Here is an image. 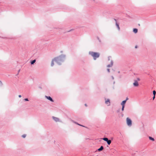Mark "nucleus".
Listing matches in <instances>:
<instances>
[{
  "mask_svg": "<svg viewBox=\"0 0 156 156\" xmlns=\"http://www.w3.org/2000/svg\"><path fill=\"white\" fill-rule=\"evenodd\" d=\"M45 97L48 100L50 101H51L53 102H54V100L52 99V98L50 96H45Z\"/></svg>",
  "mask_w": 156,
  "mask_h": 156,
  "instance_id": "0eeeda50",
  "label": "nucleus"
},
{
  "mask_svg": "<svg viewBox=\"0 0 156 156\" xmlns=\"http://www.w3.org/2000/svg\"><path fill=\"white\" fill-rule=\"evenodd\" d=\"M24 101H29V100L27 98H25L24 99Z\"/></svg>",
  "mask_w": 156,
  "mask_h": 156,
  "instance_id": "5701e85b",
  "label": "nucleus"
},
{
  "mask_svg": "<svg viewBox=\"0 0 156 156\" xmlns=\"http://www.w3.org/2000/svg\"><path fill=\"white\" fill-rule=\"evenodd\" d=\"M124 108H125V106H122V111H123L124 110Z\"/></svg>",
  "mask_w": 156,
  "mask_h": 156,
  "instance_id": "412c9836",
  "label": "nucleus"
},
{
  "mask_svg": "<svg viewBox=\"0 0 156 156\" xmlns=\"http://www.w3.org/2000/svg\"><path fill=\"white\" fill-rule=\"evenodd\" d=\"M97 39H98V41H99V42L100 43H101V40L100 39V38H99L98 37H97Z\"/></svg>",
  "mask_w": 156,
  "mask_h": 156,
  "instance_id": "6ab92c4d",
  "label": "nucleus"
},
{
  "mask_svg": "<svg viewBox=\"0 0 156 156\" xmlns=\"http://www.w3.org/2000/svg\"><path fill=\"white\" fill-rule=\"evenodd\" d=\"M73 30V29H72V30H71L68 31L67 32H70V31H71V30Z\"/></svg>",
  "mask_w": 156,
  "mask_h": 156,
  "instance_id": "2f4dec72",
  "label": "nucleus"
},
{
  "mask_svg": "<svg viewBox=\"0 0 156 156\" xmlns=\"http://www.w3.org/2000/svg\"><path fill=\"white\" fill-rule=\"evenodd\" d=\"M36 60L34 59V60H32L31 61L30 63L31 65H33L34 63L35 62Z\"/></svg>",
  "mask_w": 156,
  "mask_h": 156,
  "instance_id": "dca6fc26",
  "label": "nucleus"
},
{
  "mask_svg": "<svg viewBox=\"0 0 156 156\" xmlns=\"http://www.w3.org/2000/svg\"><path fill=\"white\" fill-rule=\"evenodd\" d=\"M105 104L108 105V106H109L110 105V100L109 99H108L106 100V99H105Z\"/></svg>",
  "mask_w": 156,
  "mask_h": 156,
  "instance_id": "423d86ee",
  "label": "nucleus"
},
{
  "mask_svg": "<svg viewBox=\"0 0 156 156\" xmlns=\"http://www.w3.org/2000/svg\"><path fill=\"white\" fill-rule=\"evenodd\" d=\"M118 73H120V72H119H119H118Z\"/></svg>",
  "mask_w": 156,
  "mask_h": 156,
  "instance_id": "e433bc0d",
  "label": "nucleus"
},
{
  "mask_svg": "<svg viewBox=\"0 0 156 156\" xmlns=\"http://www.w3.org/2000/svg\"><path fill=\"white\" fill-rule=\"evenodd\" d=\"M102 139L106 142L109 145L111 143V140H108V139L107 137L103 138H102Z\"/></svg>",
  "mask_w": 156,
  "mask_h": 156,
  "instance_id": "7ed1b4c3",
  "label": "nucleus"
},
{
  "mask_svg": "<svg viewBox=\"0 0 156 156\" xmlns=\"http://www.w3.org/2000/svg\"><path fill=\"white\" fill-rule=\"evenodd\" d=\"M148 138L149 140H151L152 141H154V138L152 137L149 136Z\"/></svg>",
  "mask_w": 156,
  "mask_h": 156,
  "instance_id": "2eb2a0df",
  "label": "nucleus"
},
{
  "mask_svg": "<svg viewBox=\"0 0 156 156\" xmlns=\"http://www.w3.org/2000/svg\"><path fill=\"white\" fill-rule=\"evenodd\" d=\"M115 25L117 28V29L119 31L120 30V28L119 26V24L117 22H116L115 23Z\"/></svg>",
  "mask_w": 156,
  "mask_h": 156,
  "instance_id": "9d476101",
  "label": "nucleus"
},
{
  "mask_svg": "<svg viewBox=\"0 0 156 156\" xmlns=\"http://www.w3.org/2000/svg\"><path fill=\"white\" fill-rule=\"evenodd\" d=\"M52 118L53 119L55 122H60L59 119L58 118L54 116H52Z\"/></svg>",
  "mask_w": 156,
  "mask_h": 156,
  "instance_id": "39448f33",
  "label": "nucleus"
},
{
  "mask_svg": "<svg viewBox=\"0 0 156 156\" xmlns=\"http://www.w3.org/2000/svg\"><path fill=\"white\" fill-rule=\"evenodd\" d=\"M113 61L112 60H111V63L107 66V67H110L112 66L113 65Z\"/></svg>",
  "mask_w": 156,
  "mask_h": 156,
  "instance_id": "1a4fd4ad",
  "label": "nucleus"
},
{
  "mask_svg": "<svg viewBox=\"0 0 156 156\" xmlns=\"http://www.w3.org/2000/svg\"><path fill=\"white\" fill-rule=\"evenodd\" d=\"M107 71L108 72V73H109L110 72V69H107Z\"/></svg>",
  "mask_w": 156,
  "mask_h": 156,
  "instance_id": "393cba45",
  "label": "nucleus"
},
{
  "mask_svg": "<svg viewBox=\"0 0 156 156\" xmlns=\"http://www.w3.org/2000/svg\"><path fill=\"white\" fill-rule=\"evenodd\" d=\"M137 80H138V81H140V79L139 78H137Z\"/></svg>",
  "mask_w": 156,
  "mask_h": 156,
  "instance_id": "c85d7f7f",
  "label": "nucleus"
},
{
  "mask_svg": "<svg viewBox=\"0 0 156 156\" xmlns=\"http://www.w3.org/2000/svg\"><path fill=\"white\" fill-rule=\"evenodd\" d=\"M113 20L115 21V23L116 22H117V20L115 19H113Z\"/></svg>",
  "mask_w": 156,
  "mask_h": 156,
  "instance_id": "a878e982",
  "label": "nucleus"
},
{
  "mask_svg": "<svg viewBox=\"0 0 156 156\" xmlns=\"http://www.w3.org/2000/svg\"><path fill=\"white\" fill-rule=\"evenodd\" d=\"M126 102V101L124 100L121 102V105H122V106H125V105Z\"/></svg>",
  "mask_w": 156,
  "mask_h": 156,
  "instance_id": "ddd939ff",
  "label": "nucleus"
},
{
  "mask_svg": "<svg viewBox=\"0 0 156 156\" xmlns=\"http://www.w3.org/2000/svg\"><path fill=\"white\" fill-rule=\"evenodd\" d=\"M94 1V0H93Z\"/></svg>",
  "mask_w": 156,
  "mask_h": 156,
  "instance_id": "ea45409f",
  "label": "nucleus"
},
{
  "mask_svg": "<svg viewBox=\"0 0 156 156\" xmlns=\"http://www.w3.org/2000/svg\"><path fill=\"white\" fill-rule=\"evenodd\" d=\"M26 136V134H23V135H22V137L23 138H25Z\"/></svg>",
  "mask_w": 156,
  "mask_h": 156,
  "instance_id": "aec40b11",
  "label": "nucleus"
},
{
  "mask_svg": "<svg viewBox=\"0 0 156 156\" xmlns=\"http://www.w3.org/2000/svg\"><path fill=\"white\" fill-rule=\"evenodd\" d=\"M133 32L135 33H136L138 32V29L136 28H134L133 30Z\"/></svg>",
  "mask_w": 156,
  "mask_h": 156,
  "instance_id": "4468645a",
  "label": "nucleus"
},
{
  "mask_svg": "<svg viewBox=\"0 0 156 156\" xmlns=\"http://www.w3.org/2000/svg\"><path fill=\"white\" fill-rule=\"evenodd\" d=\"M19 98H21V95H19Z\"/></svg>",
  "mask_w": 156,
  "mask_h": 156,
  "instance_id": "7c9ffc66",
  "label": "nucleus"
},
{
  "mask_svg": "<svg viewBox=\"0 0 156 156\" xmlns=\"http://www.w3.org/2000/svg\"><path fill=\"white\" fill-rule=\"evenodd\" d=\"M89 54L93 57L94 60H96L97 58L99 57L100 55L99 53L92 51H90L89 52Z\"/></svg>",
  "mask_w": 156,
  "mask_h": 156,
  "instance_id": "f03ea898",
  "label": "nucleus"
},
{
  "mask_svg": "<svg viewBox=\"0 0 156 156\" xmlns=\"http://www.w3.org/2000/svg\"><path fill=\"white\" fill-rule=\"evenodd\" d=\"M138 25L140 26V24H139Z\"/></svg>",
  "mask_w": 156,
  "mask_h": 156,
  "instance_id": "4c0bfd02",
  "label": "nucleus"
},
{
  "mask_svg": "<svg viewBox=\"0 0 156 156\" xmlns=\"http://www.w3.org/2000/svg\"><path fill=\"white\" fill-rule=\"evenodd\" d=\"M73 121V122L74 123H75L76 124H77V125H79V126H83V127H85L83 126V125H81L79 124L77 122H75V121Z\"/></svg>",
  "mask_w": 156,
  "mask_h": 156,
  "instance_id": "f3484780",
  "label": "nucleus"
},
{
  "mask_svg": "<svg viewBox=\"0 0 156 156\" xmlns=\"http://www.w3.org/2000/svg\"><path fill=\"white\" fill-rule=\"evenodd\" d=\"M20 69H19L18 71V74L19 73V72H20Z\"/></svg>",
  "mask_w": 156,
  "mask_h": 156,
  "instance_id": "473e14b6",
  "label": "nucleus"
},
{
  "mask_svg": "<svg viewBox=\"0 0 156 156\" xmlns=\"http://www.w3.org/2000/svg\"><path fill=\"white\" fill-rule=\"evenodd\" d=\"M104 149V147H103V146H101V147H100V148H99V149H98V151H102Z\"/></svg>",
  "mask_w": 156,
  "mask_h": 156,
  "instance_id": "9b49d317",
  "label": "nucleus"
},
{
  "mask_svg": "<svg viewBox=\"0 0 156 156\" xmlns=\"http://www.w3.org/2000/svg\"><path fill=\"white\" fill-rule=\"evenodd\" d=\"M115 83V81H114V82H113V84H114Z\"/></svg>",
  "mask_w": 156,
  "mask_h": 156,
  "instance_id": "c9c22d12",
  "label": "nucleus"
},
{
  "mask_svg": "<svg viewBox=\"0 0 156 156\" xmlns=\"http://www.w3.org/2000/svg\"><path fill=\"white\" fill-rule=\"evenodd\" d=\"M155 98V95H154L153 97V99L154 100Z\"/></svg>",
  "mask_w": 156,
  "mask_h": 156,
  "instance_id": "cd10ccee",
  "label": "nucleus"
},
{
  "mask_svg": "<svg viewBox=\"0 0 156 156\" xmlns=\"http://www.w3.org/2000/svg\"><path fill=\"white\" fill-rule=\"evenodd\" d=\"M126 122L127 125L129 126H131L132 125V121L129 118H126Z\"/></svg>",
  "mask_w": 156,
  "mask_h": 156,
  "instance_id": "20e7f679",
  "label": "nucleus"
},
{
  "mask_svg": "<svg viewBox=\"0 0 156 156\" xmlns=\"http://www.w3.org/2000/svg\"><path fill=\"white\" fill-rule=\"evenodd\" d=\"M54 61H55V58L52 59V60L51 61V66H53L54 65Z\"/></svg>",
  "mask_w": 156,
  "mask_h": 156,
  "instance_id": "f8f14e48",
  "label": "nucleus"
},
{
  "mask_svg": "<svg viewBox=\"0 0 156 156\" xmlns=\"http://www.w3.org/2000/svg\"><path fill=\"white\" fill-rule=\"evenodd\" d=\"M128 99H129L127 97V98H126V99L124 101H126H126H127V100H128Z\"/></svg>",
  "mask_w": 156,
  "mask_h": 156,
  "instance_id": "bb28decb",
  "label": "nucleus"
},
{
  "mask_svg": "<svg viewBox=\"0 0 156 156\" xmlns=\"http://www.w3.org/2000/svg\"><path fill=\"white\" fill-rule=\"evenodd\" d=\"M62 52V51H61V52Z\"/></svg>",
  "mask_w": 156,
  "mask_h": 156,
  "instance_id": "58836bf2",
  "label": "nucleus"
},
{
  "mask_svg": "<svg viewBox=\"0 0 156 156\" xmlns=\"http://www.w3.org/2000/svg\"><path fill=\"white\" fill-rule=\"evenodd\" d=\"M66 56L65 55L62 54L57 57L55 58V62L59 65L62 64V63L66 59Z\"/></svg>",
  "mask_w": 156,
  "mask_h": 156,
  "instance_id": "f257e3e1",
  "label": "nucleus"
},
{
  "mask_svg": "<svg viewBox=\"0 0 156 156\" xmlns=\"http://www.w3.org/2000/svg\"><path fill=\"white\" fill-rule=\"evenodd\" d=\"M85 105L86 106H87V104H85Z\"/></svg>",
  "mask_w": 156,
  "mask_h": 156,
  "instance_id": "f704fd0d",
  "label": "nucleus"
},
{
  "mask_svg": "<svg viewBox=\"0 0 156 156\" xmlns=\"http://www.w3.org/2000/svg\"><path fill=\"white\" fill-rule=\"evenodd\" d=\"M3 83L0 80V86H2Z\"/></svg>",
  "mask_w": 156,
  "mask_h": 156,
  "instance_id": "4be33fe9",
  "label": "nucleus"
},
{
  "mask_svg": "<svg viewBox=\"0 0 156 156\" xmlns=\"http://www.w3.org/2000/svg\"><path fill=\"white\" fill-rule=\"evenodd\" d=\"M111 77H112V80H114V77L113 76H111Z\"/></svg>",
  "mask_w": 156,
  "mask_h": 156,
  "instance_id": "c756f323",
  "label": "nucleus"
},
{
  "mask_svg": "<svg viewBox=\"0 0 156 156\" xmlns=\"http://www.w3.org/2000/svg\"><path fill=\"white\" fill-rule=\"evenodd\" d=\"M133 85L134 87H137L139 85V83L136 80H134V82L133 83Z\"/></svg>",
  "mask_w": 156,
  "mask_h": 156,
  "instance_id": "6e6552de",
  "label": "nucleus"
},
{
  "mask_svg": "<svg viewBox=\"0 0 156 156\" xmlns=\"http://www.w3.org/2000/svg\"><path fill=\"white\" fill-rule=\"evenodd\" d=\"M111 56H109L108 57V60H110L111 59Z\"/></svg>",
  "mask_w": 156,
  "mask_h": 156,
  "instance_id": "b1692460",
  "label": "nucleus"
},
{
  "mask_svg": "<svg viewBox=\"0 0 156 156\" xmlns=\"http://www.w3.org/2000/svg\"><path fill=\"white\" fill-rule=\"evenodd\" d=\"M153 94L154 95H155L156 94V92L155 90H154L153 91Z\"/></svg>",
  "mask_w": 156,
  "mask_h": 156,
  "instance_id": "a211bd4d",
  "label": "nucleus"
},
{
  "mask_svg": "<svg viewBox=\"0 0 156 156\" xmlns=\"http://www.w3.org/2000/svg\"><path fill=\"white\" fill-rule=\"evenodd\" d=\"M137 46H136H136H135V48H137Z\"/></svg>",
  "mask_w": 156,
  "mask_h": 156,
  "instance_id": "72a5a7b5",
  "label": "nucleus"
}]
</instances>
